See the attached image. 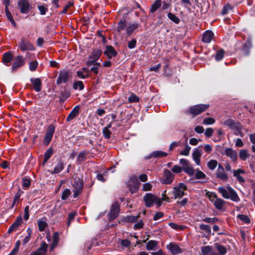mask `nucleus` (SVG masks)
Masks as SVG:
<instances>
[{"mask_svg":"<svg viewBox=\"0 0 255 255\" xmlns=\"http://www.w3.org/2000/svg\"><path fill=\"white\" fill-rule=\"evenodd\" d=\"M218 192L222 195V197L225 199H230L235 202L240 201V198L236 191L230 186L219 187L218 189Z\"/></svg>","mask_w":255,"mask_h":255,"instance_id":"f257e3e1","label":"nucleus"},{"mask_svg":"<svg viewBox=\"0 0 255 255\" xmlns=\"http://www.w3.org/2000/svg\"><path fill=\"white\" fill-rule=\"evenodd\" d=\"M221 124L226 126L232 130L235 131L236 132L235 133L236 135H240L241 137L243 136V133L242 131L243 127L240 122L229 118L223 123H221Z\"/></svg>","mask_w":255,"mask_h":255,"instance_id":"f03ea898","label":"nucleus"},{"mask_svg":"<svg viewBox=\"0 0 255 255\" xmlns=\"http://www.w3.org/2000/svg\"><path fill=\"white\" fill-rule=\"evenodd\" d=\"M206 195L217 209L219 210L223 209L225 203V201L224 200L218 198L217 194L213 192H207L206 193Z\"/></svg>","mask_w":255,"mask_h":255,"instance_id":"7ed1b4c3","label":"nucleus"},{"mask_svg":"<svg viewBox=\"0 0 255 255\" xmlns=\"http://www.w3.org/2000/svg\"><path fill=\"white\" fill-rule=\"evenodd\" d=\"M84 183L83 180L79 177H76L74 178L72 183V186L73 187V196L74 198H77L78 196L81 194L83 189Z\"/></svg>","mask_w":255,"mask_h":255,"instance_id":"20e7f679","label":"nucleus"},{"mask_svg":"<svg viewBox=\"0 0 255 255\" xmlns=\"http://www.w3.org/2000/svg\"><path fill=\"white\" fill-rule=\"evenodd\" d=\"M209 104H198L190 108L188 113L194 117L197 116L205 111L209 107Z\"/></svg>","mask_w":255,"mask_h":255,"instance_id":"39448f33","label":"nucleus"},{"mask_svg":"<svg viewBox=\"0 0 255 255\" xmlns=\"http://www.w3.org/2000/svg\"><path fill=\"white\" fill-rule=\"evenodd\" d=\"M187 190V186L183 183H179L173 188L172 194L175 199L181 198L184 195V191Z\"/></svg>","mask_w":255,"mask_h":255,"instance_id":"423d86ee","label":"nucleus"},{"mask_svg":"<svg viewBox=\"0 0 255 255\" xmlns=\"http://www.w3.org/2000/svg\"><path fill=\"white\" fill-rule=\"evenodd\" d=\"M144 201L146 206L148 207L152 206L154 203H155L158 206H160L161 204L159 198L151 193H146L145 194L144 197Z\"/></svg>","mask_w":255,"mask_h":255,"instance_id":"0eeeda50","label":"nucleus"},{"mask_svg":"<svg viewBox=\"0 0 255 255\" xmlns=\"http://www.w3.org/2000/svg\"><path fill=\"white\" fill-rule=\"evenodd\" d=\"M17 7L22 14H27L30 10L31 6L28 0H19L17 2Z\"/></svg>","mask_w":255,"mask_h":255,"instance_id":"6e6552de","label":"nucleus"},{"mask_svg":"<svg viewBox=\"0 0 255 255\" xmlns=\"http://www.w3.org/2000/svg\"><path fill=\"white\" fill-rule=\"evenodd\" d=\"M120 211V205L118 202H114L111 207V209L108 213L109 219L112 221L116 219L119 214Z\"/></svg>","mask_w":255,"mask_h":255,"instance_id":"1a4fd4ad","label":"nucleus"},{"mask_svg":"<svg viewBox=\"0 0 255 255\" xmlns=\"http://www.w3.org/2000/svg\"><path fill=\"white\" fill-rule=\"evenodd\" d=\"M166 248L172 255L179 254L183 252L179 245L174 242L170 243L166 246Z\"/></svg>","mask_w":255,"mask_h":255,"instance_id":"9d476101","label":"nucleus"},{"mask_svg":"<svg viewBox=\"0 0 255 255\" xmlns=\"http://www.w3.org/2000/svg\"><path fill=\"white\" fill-rule=\"evenodd\" d=\"M174 177V175L169 170L165 169L163 172V178L160 180V182L163 184H170L172 182Z\"/></svg>","mask_w":255,"mask_h":255,"instance_id":"9b49d317","label":"nucleus"},{"mask_svg":"<svg viewBox=\"0 0 255 255\" xmlns=\"http://www.w3.org/2000/svg\"><path fill=\"white\" fill-rule=\"evenodd\" d=\"M70 77L69 72L66 70H64L59 72V75L57 79L56 83L60 85L62 83H66L69 79Z\"/></svg>","mask_w":255,"mask_h":255,"instance_id":"f8f14e48","label":"nucleus"},{"mask_svg":"<svg viewBox=\"0 0 255 255\" xmlns=\"http://www.w3.org/2000/svg\"><path fill=\"white\" fill-rule=\"evenodd\" d=\"M19 46L22 51L26 50H33L34 47L33 45L24 38H22L19 43Z\"/></svg>","mask_w":255,"mask_h":255,"instance_id":"ddd939ff","label":"nucleus"},{"mask_svg":"<svg viewBox=\"0 0 255 255\" xmlns=\"http://www.w3.org/2000/svg\"><path fill=\"white\" fill-rule=\"evenodd\" d=\"M55 130V127L53 125H49L47 129L46 132L44 137V143L47 145L51 141Z\"/></svg>","mask_w":255,"mask_h":255,"instance_id":"4468645a","label":"nucleus"},{"mask_svg":"<svg viewBox=\"0 0 255 255\" xmlns=\"http://www.w3.org/2000/svg\"><path fill=\"white\" fill-rule=\"evenodd\" d=\"M216 174L217 178L223 181H226L228 179L227 174L225 172L224 167L220 164L218 165V168Z\"/></svg>","mask_w":255,"mask_h":255,"instance_id":"2eb2a0df","label":"nucleus"},{"mask_svg":"<svg viewBox=\"0 0 255 255\" xmlns=\"http://www.w3.org/2000/svg\"><path fill=\"white\" fill-rule=\"evenodd\" d=\"M48 245L45 242L41 243L40 247L35 251L32 252L30 255H44L47 250Z\"/></svg>","mask_w":255,"mask_h":255,"instance_id":"dca6fc26","label":"nucleus"},{"mask_svg":"<svg viewBox=\"0 0 255 255\" xmlns=\"http://www.w3.org/2000/svg\"><path fill=\"white\" fill-rule=\"evenodd\" d=\"M104 54L106 55L109 59H111L113 57H116L118 54L117 51L114 47L111 45H107Z\"/></svg>","mask_w":255,"mask_h":255,"instance_id":"f3484780","label":"nucleus"},{"mask_svg":"<svg viewBox=\"0 0 255 255\" xmlns=\"http://www.w3.org/2000/svg\"><path fill=\"white\" fill-rule=\"evenodd\" d=\"M224 154L229 157L233 161L235 162L238 159V155L236 150L231 148H227Z\"/></svg>","mask_w":255,"mask_h":255,"instance_id":"a211bd4d","label":"nucleus"},{"mask_svg":"<svg viewBox=\"0 0 255 255\" xmlns=\"http://www.w3.org/2000/svg\"><path fill=\"white\" fill-rule=\"evenodd\" d=\"M22 219L21 216L18 217L16 221L10 226L8 230V233L11 234L12 232L17 230L19 226L22 224Z\"/></svg>","mask_w":255,"mask_h":255,"instance_id":"6ab92c4d","label":"nucleus"},{"mask_svg":"<svg viewBox=\"0 0 255 255\" xmlns=\"http://www.w3.org/2000/svg\"><path fill=\"white\" fill-rule=\"evenodd\" d=\"M214 36V33L212 31L207 30L204 33L202 40L204 43H209L213 39Z\"/></svg>","mask_w":255,"mask_h":255,"instance_id":"aec40b11","label":"nucleus"},{"mask_svg":"<svg viewBox=\"0 0 255 255\" xmlns=\"http://www.w3.org/2000/svg\"><path fill=\"white\" fill-rule=\"evenodd\" d=\"M24 61L23 57L18 56L16 57L14 63H13L11 68L13 71L16 70L18 67L22 66L24 64Z\"/></svg>","mask_w":255,"mask_h":255,"instance_id":"412c9836","label":"nucleus"},{"mask_svg":"<svg viewBox=\"0 0 255 255\" xmlns=\"http://www.w3.org/2000/svg\"><path fill=\"white\" fill-rule=\"evenodd\" d=\"M33 89L36 92H39L41 90V81L39 78H32L30 79Z\"/></svg>","mask_w":255,"mask_h":255,"instance_id":"4be33fe9","label":"nucleus"},{"mask_svg":"<svg viewBox=\"0 0 255 255\" xmlns=\"http://www.w3.org/2000/svg\"><path fill=\"white\" fill-rule=\"evenodd\" d=\"M202 255H218L212 249V247L209 246H205L201 249Z\"/></svg>","mask_w":255,"mask_h":255,"instance_id":"5701e85b","label":"nucleus"},{"mask_svg":"<svg viewBox=\"0 0 255 255\" xmlns=\"http://www.w3.org/2000/svg\"><path fill=\"white\" fill-rule=\"evenodd\" d=\"M202 156V151L198 149H196L192 153V157L195 163L198 165H200V158Z\"/></svg>","mask_w":255,"mask_h":255,"instance_id":"b1692460","label":"nucleus"},{"mask_svg":"<svg viewBox=\"0 0 255 255\" xmlns=\"http://www.w3.org/2000/svg\"><path fill=\"white\" fill-rule=\"evenodd\" d=\"M79 109L80 107L79 106H77L75 107H74L72 111L67 116L66 118V121H70L74 119L78 115L79 113Z\"/></svg>","mask_w":255,"mask_h":255,"instance_id":"393cba45","label":"nucleus"},{"mask_svg":"<svg viewBox=\"0 0 255 255\" xmlns=\"http://www.w3.org/2000/svg\"><path fill=\"white\" fill-rule=\"evenodd\" d=\"M102 54V51L99 49H96L93 50L91 54L89 56V59H94L96 61L99 59Z\"/></svg>","mask_w":255,"mask_h":255,"instance_id":"a878e982","label":"nucleus"},{"mask_svg":"<svg viewBox=\"0 0 255 255\" xmlns=\"http://www.w3.org/2000/svg\"><path fill=\"white\" fill-rule=\"evenodd\" d=\"M139 26V24L137 23H132L129 24L128 26H127V28H126V32L128 35H130L131 33L138 28Z\"/></svg>","mask_w":255,"mask_h":255,"instance_id":"bb28decb","label":"nucleus"},{"mask_svg":"<svg viewBox=\"0 0 255 255\" xmlns=\"http://www.w3.org/2000/svg\"><path fill=\"white\" fill-rule=\"evenodd\" d=\"M161 0H155L151 5L149 11L150 13H154L161 6Z\"/></svg>","mask_w":255,"mask_h":255,"instance_id":"cd10ccee","label":"nucleus"},{"mask_svg":"<svg viewBox=\"0 0 255 255\" xmlns=\"http://www.w3.org/2000/svg\"><path fill=\"white\" fill-rule=\"evenodd\" d=\"M245 171L241 169H238L237 170H234L233 171L234 176H235L239 182L241 183H244L245 182V180L242 176L240 175L241 173H244Z\"/></svg>","mask_w":255,"mask_h":255,"instance_id":"c85d7f7f","label":"nucleus"},{"mask_svg":"<svg viewBox=\"0 0 255 255\" xmlns=\"http://www.w3.org/2000/svg\"><path fill=\"white\" fill-rule=\"evenodd\" d=\"M64 169V164L62 161H59L54 167V170L51 171V173L56 174L61 172Z\"/></svg>","mask_w":255,"mask_h":255,"instance_id":"c756f323","label":"nucleus"},{"mask_svg":"<svg viewBox=\"0 0 255 255\" xmlns=\"http://www.w3.org/2000/svg\"><path fill=\"white\" fill-rule=\"evenodd\" d=\"M250 155L247 149H241L239 152V157L243 161L246 160L250 157Z\"/></svg>","mask_w":255,"mask_h":255,"instance_id":"7c9ffc66","label":"nucleus"},{"mask_svg":"<svg viewBox=\"0 0 255 255\" xmlns=\"http://www.w3.org/2000/svg\"><path fill=\"white\" fill-rule=\"evenodd\" d=\"M167 155V153L164 151H155L152 152L151 153L150 157L158 158V157H165V156H166Z\"/></svg>","mask_w":255,"mask_h":255,"instance_id":"2f4dec72","label":"nucleus"},{"mask_svg":"<svg viewBox=\"0 0 255 255\" xmlns=\"http://www.w3.org/2000/svg\"><path fill=\"white\" fill-rule=\"evenodd\" d=\"M5 15H6L7 19L10 21L11 24L13 26L15 27L16 25V23L14 21V20L12 17V14L10 13V11L9 10L8 8L7 7V6L5 7Z\"/></svg>","mask_w":255,"mask_h":255,"instance_id":"473e14b6","label":"nucleus"},{"mask_svg":"<svg viewBox=\"0 0 255 255\" xmlns=\"http://www.w3.org/2000/svg\"><path fill=\"white\" fill-rule=\"evenodd\" d=\"M12 59V55L10 52L5 53L2 56V61L5 64L9 63Z\"/></svg>","mask_w":255,"mask_h":255,"instance_id":"72a5a7b5","label":"nucleus"},{"mask_svg":"<svg viewBox=\"0 0 255 255\" xmlns=\"http://www.w3.org/2000/svg\"><path fill=\"white\" fill-rule=\"evenodd\" d=\"M53 153V150L51 148H48L44 153V157L43 161V165H44L50 158Z\"/></svg>","mask_w":255,"mask_h":255,"instance_id":"f704fd0d","label":"nucleus"},{"mask_svg":"<svg viewBox=\"0 0 255 255\" xmlns=\"http://www.w3.org/2000/svg\"><path fill=\"white\" fill-rule=\"evenodd\" d=\"M158 242L156 241L150 240L146 244V249L149 251L154 250L157 246Z\"/></svg>","mask_w":255,"mask_h":255,"instance_id":"c9c22d12","label":"nucleus"},{"mask_svg":"<svg viewBox=\"0 0 255 255\" xmlns=\"http://www.w3.org/2000/svg\"><path fill=\"white\" fill-rule=\"evenodd\" d=\"M215 246L217 250L219 252L218 255H224L226 254L227 249L225 247L218 244H216Z\"/></svg>","mask_w":255,"mask_h":255,"instance_id":"e433bc0d","label":"nucleus"},{"mask_svg":"<svg viewBox=\"0 0 255 255\" xmlns=\"http://www.w3.org/2000/svg\"><path fill=\"white\" fill-rule=\"evenodd\" d=\"M87 154L88 152H85L84 151L79 152L77 156V162L79 164H81L82 162L84 161L86 159Z\"/></svg>","mask_w":255,"mask_h":255,"instance_id":"4c0bfd02","label":"nucleus"},{"mask_svg":"<svg viewBox=\"0 0 255 255\" xmlns=\"http://www.w3.org/2000/svg\"><path fill=\"white\" fill-rule=\"evenodd\" d=\"M127 23L125 20H121L118 22V26L116 28V30L118 32H121L122 30H124L127 28Z\"/></svg>","mask_w":255,"mask_h":255,"instance_id":"58836bf2","label":"nucleus"},{"mask_svg":"<svg viewBox=\"0 0 255 255\" xmlns=\"http://www.w3.org/2000/svg\"><path fill=\"white\" fill-rule=\"evenodd\" d=\"M218 164L216 160L212 159L207 163V166L210 170H213L217 167Z\"/></svg>","mask_w":255,"mask_h":255,"instance_id":"ea45409f","label":"nucleus"},{"mask_svg":"<svg viewBox=\"0 0 255 255\" xmlns=\"http://www.w3.org/2000/svg\"><path fill=\"white\" fill-rule=\"evenodd\" d=\"M183 170L190 176H192L194 174V170L191 164L183 168Z\"/></svg>","mask_w":255,"mask_h":255,"instance_id":"a19ab883","label":"nucleus"},{"mask_svg":"<svg viewBox=\"0 0 255 255\" xmlns=\"http://www.w3.org/2000/svg\"><path fill=\"white\" fill-rule=\"evenodd\" d=\"M167 16L171 21L176 24L179 23L180 22V19L173 13L169 12L167 14Z\"/></svg>","mask_w":255,"mask_h":255,"instance_id":"79ce46f5","label":"nucleus"},{"mask_svg":"<svg viewBox=\"0 0 255 255\" xmlns=\"http://www.w3.org/2000/svg\"><path fill=\"white\" fill-rule=\"evenodd\" d=\"M139 217V214H138L136 216H128L125 218V221L128 222L134 223L137 221V219Z\"/></svg>","mask_w":255,"mask_h":255,"instance_id":"37998d69","label":"nucleus"},{"mask_svg":"<svg viewBox=\"0 0 255 255\" xmlns=\"http://www.w3.org/2000/svg\"><path fill=\"white\" fill-rule=\"evenodd\" d=\"M200 229L202 230L205 231L208 235H210L211 233V229L209 225L205 224H200Z\"/></svg>","mask_w":255,"mask_h":255,"instance_id":"c03bdc74","label":"nucleus"},{"mask_svg":"<svg viewBox=\"0 0 255 255\" xmlns=\"http://www.w3.org/2000/svg\"><path fill=\"white\" fill-rule=\"evenodd\" d=\"M203 222H204L207 223L213 224L218 221V219L215 217L214 218H209L206 217L202 219Z\"/></svg>","mask_w":255,"mask_h":255,"instance_id":"a18cd8bd","label":"nucleus"},{"mask_svg":"<svg viewBox=\"0 0 255 255\" xmlns=\"http://www.w3.org/2000/svg\"><path fill=\"white\" fill-rule=\"evenodd\" d=\"M84 86L82 81H77L74 83L73 88L75 90L79 89L80 90H82L84 89Z\"/></svg>","mask_w":255,"mask_h":255,"instance_id":"49530a36","label":"nucleus"},{"mask_svg":"<svg viewBox=\"0 0 255 255\" xmlns=\"http://www.w3.org/2000/svg\"><path fill=\"white\" fill-rule=\"evenodd\" d=\"M39 230L40 232L44 231L45 228L47 226V223L42 220H39L38 222Z\"/></svg>","mask_w":255,"mask_h":255,"instance_id":"de8ad7c7","label":"nucleus"},{"mask_svg":"<svg viewBox=\"0 0 255 255\" xmlns=\"http://www.w3.org/2000/svg\"><path fill=\"white\" fill-rule=\"evenodd\" d=\"M225 54V51L223 49H220L215 55V59L217 61H220L223 59Z\"/></svg>","mask_w":255,"mask_h":255,"instance_id":"09e8293b","label":"nucleus"},{"mask_svg":"<svg viewBox=\"0 0 255 255\" xmlns=\"http://www.w3.org/2000/svg\"><path fill=\"white\" fill-rule=\"evenodd\" d=\"M71 192L70 189H66L64 190V191L63 192L62 195H61V199L63 200H66L71 195Z\"/></svg>","mask_w":255,"mask_h":255,"instance_id":"8fccbe9b","label":"nucleus"},{"mask_svg":"<svg viewBox=\"0 0 255 255\" xmlns=\"http://www.w3.org/2000/svg\"><path fill=\"white\" fill-rule=\"evenodd\" d=\"M191 147L187 144H186L184 149L180 152V154L182 155L188 156L189 154Z\"/></svg>","mask_w":255,"mask_h":255,"instance_id":"3c124183","label":"nucleus"},{"mask_svg":"<svg viewBox=\"0 0 255 255\" xmlns=\"http://www.w3.org/2000/svg\"><path fill=\"white\" fill-rule=\"evenodd\" d=\"M138 101L139 98L133 93H131L128 98V102L130 103L138 102Z\"/></svg>","mask_w":255,"mask_h":255,"instance_id":"603ef678","label":"nucleus"},{"mask_svg":"<svg viewBox=\"0 0 255 255\" xmlns=\"http://www.w3.org/2000/svg\"><path fill=\"white\" fill-rule=\"evenodd\" d=\"M215 123V120L212 118H206L204 119L203 124L206 125H212Z\"/></svg>","mask_w":255,"mask_h":255,"instance_id":"864d4df0","label":"nucleus"},{"mask_svg":"<svg viewBox=\"0 0 255 255\" xmlns=\"http://www.w3.org/2000/svg\"><path fill=\"white\" fill-rule=\"evenodd\" d=\"M250 139L253 144L252 146V150L255 153V133L250 135Z\"/></svg>","mask_w":255,"mask_h":255,"instance_id":"5fc2aeb1","label":"nucleus"},{"mask_svg":"<svg viewBox=\"0 0 255 255\" xmlns=\"http://www.w3.org/2000/svg\"><path fill=\"white\" fill-rule=\"evenodd\" d=\"M103 133L104 137L106 139H109L111 137V131L107 128H103Z\"/></svg>","mask_w":255,"mask_h":255,"instance_id":"6e6d98bb","label":"nucleus"},{"mask_svg":"<svg viewBox=\"0 0 255 255\" xmlns=\"http://www.w3.org/2000/svg\"><path fill=\"white\" fill-rule=\"evenodd\" d=\"M74 4V2L73 1V0H69L68 2V3L67 4H66L63 10L61 11V13H66L68 10V9L71 7L72 6V5H73Z\"/></svg>","mask_w":255,"mask_h":255,"instance_id":"4d7b16f0","label":"nucleus"},{"mask_svg":"<svg viewBox=\"0 0 255 255\" xmlns=\"http://www.w3.org/2000/svg\"><path fill=\"white\" fill-rule=\"evenodd\" d=\"M38 66V62L36 61H32L29 64V68L30 71H33L35 70Z\"/></svg>","mask_w":255,"mask_h":255,"instance_id":"13d9d810","label":"nucleus"},{"mask_svg":"<svg viewBox=\"0 0 255 255\" xmlns=\"http://www.w3.org/2000/svg\"><path fill=\"white\" fill-rule=\"evenodd\" d=\"M37 8L41 15H45L48 11V8L44 5H38Z\"/></svg>","mask_w":255,"mask_h":255,"instance_id":"bf43d9fd","label":"nucleus"},{"mask_svg":"<svg viewBox=\"0 0 255 255\" xmlns=\"http://www.w3.org/2000/svg\"><path fill=\"white\" fill-rule=\"evenodd\" d=\"M238 218L240 219L241 221H243L245 223H249L250 222V220L249 217L245 215H239L238 216Z\"/></svg>","mask_w":255,"mask_h":255,"instance_id":"052dcab7","label":"nucleus"},{"mask_svg":"<svg viewBox=\"0 0 255 255\" xmlns=\"http://www.w3.org/2000/svg\"><path fill=\"white\" fill-rule=\"evenodd\" d=\"M94 66V67L91 68L90 71L97 75L99 73L98 69L100 67L101 64L100 63H96Z\"/></svg>","mask_w":255,"mask_h":255,"instance_id":"680f3d73","label":"nucleus"},{"mask_svg":"<svg viewBox=\"0 0 255 255\" xmlns=\"http://www.w3.org/2000/svg\"><path fill=\"white\" fill-rule=\"evenodd\" d=\"M28 232V235L25 237L23 241V245H25L27 244L30 240V236L31 234V230L30 229H28L27 230Z\"/></svg>","mask_w":255,"mask_h":255,"instance_id":"e2e57ef3","label":"nucleus"},{"mask_svg":"<svg viewBox=\"0 0 255 255\" xmlns=\"http://www.w3.org/2000/svg\"><path fill=\"white\" fill-rule=\"evenodd\" d=\"M76 213L72 212L69 214L68 216V222H67V226H69L70 225L71 221L74 219L76 216Z\"/></svg>","mask_w":255,"mask_h":255,"instance_id":"0e129e2a","label":"nucleus"},{"mask_svg":"<svg viewBox=\"0 0 255 255\" xmlns=\"http://www.w3.org/2000/svg\"><path fill=\"white\" fill-rule=\"evenodd\" d=\"M183 168L177 165H175L172 168V171L175 173H179L182 172Z\"/></svg>","mask_w":255,"mask_h":255,"instance_id":"69168bd1","label":"nucleus"},{"mask_svg":"<svg viewBox=\"0 0 255 255\" xmlns=\"http://www.w3.org/2000/svg\"><path fill=\"white\" fill-rule=\"evenodd\" d=\"M206 176V175L201 171H198L195 174V177L197 179H204Z\"/></svg>","mask_w":255,"mask_h":255,"instance_id":"338daca9","label":"nucleus"},{"mask_svg":"<svg viewBox=\"0 0 255 255\" xmlns=\"http://www.w3.org/2000/svg\"><path fill=\"white\" fill-rule=\"evenodd\" d=\"M152 188V185L149 183H146L143 185L142 190L144 191H150Z\"/></svg>","mask_w":255,"mask_h":255,"instance_id":"774afa93","label":"nucleus"}]
</instances>
